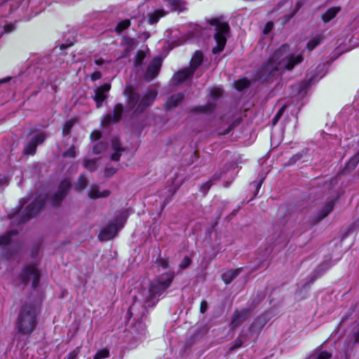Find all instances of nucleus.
<instances>
[{
  "label": "nucleus",
  "mask_w": 359,
  "mask_h": 359,
  "mask_svg": "<svg viewBox=\"0 0 359 359\" xmlns=\"http://www.w3.org/2000/svg\"><path fill=\"white\" fill-rule=\"evenodd\" d=\"M194 73V72L189 67L182 69L173 75L172 82L175 85H179L187 80H190Z\"/></svg>",
  "instance_id": "obj_14"
},
{
  "label": "nucleus",
  "mask_w": 359,
  "mask_h": 359,
  "mask_svg": "<svg viewBox=\"0 0 359 359\" xmlns=\"http://www.w3.org/2000/svg\"><path fill=\"white\" fill-rule=\"evenodd\" d=\"M15 25H14V24H12V23L6 24V25L4 27V32H5V33H9V32H13V30H15Z\"/></svg>",
  "instance_id": "obj_47"
},
{
  "label": "nucleus",
  "mask_w": 359,
  "mask_h": 359,
  "mask_svg": "<svg viewBox=\"0 0 359 359\" xmlns=\"http://www.w3.org/2000/svg\"><path fill=\"white\" fill-rule=\"evenodd\" d=\"M215 102H208L205 106H201L197 108V111H202V112H210L212 111L215 108Z\"/></svg>",
  "instance_id": "obj_35"
},
{
  "label": "nucleus",
  "mask_w": 359,
  "mask_h": 359,
  "mask_svg": "<svg viewBox=\"0 0 359 359\" xmlns=\"http://www.w3.org/2000/svg\"><path fill=\"white\" fill-rule=\"evenodd\" d=\"M250 316V311L249 309H243L240 311H236L231 322V327L233 328L238 327L244 320L248 319Z\"/></svg>",
  "instance_id": "obj_15"
},
{
  "label": "nucleus",
  "mask_w": 359,
  "mask_h": 359,
  "mask_svg": "<svg viewBox=\"0 0 359 359\" xmlns=\"http://www.w3.org/2000/svg\"><path fill=\"white\" fill-rule=\"evenodd\" d=\"M46 137V135L43 133H39L36 134L25 146L24 149V153L27 155L34 154L37 146L42 144L44 142Z\"/></svg>",
  "instance_id": "obj_9"
},
{
  "label": "nucleus",
  "mask_w": 359,
  "mask_h": 359,
  "mask_svg": "<svg viewBox=\"0 0 359 359\" xmlns=\"http://www.w3.org/2000/svg\"><path fill=\"white\" fill-rule=\"evenodd\" d=\"M353 225L355 228L359 229V218L357 219V221L354 223Z\"/></svg>",
  "instance_id": "obj_55"
},
{
  "label": "nucleus",
  "mask_w": 359,
  "mask_h": 359,
  "mask_svg": "<svg viewBox=\"0 0 359 359\" xmlns=\"http://www.w3.org/2000/svg\"><path fill=\"white\" fill-rule=\"evenodd\" d=\"M37 313V304L32 302L24 303L20 309L16 320L18 332L24 335L29 334L36 327Z\"/></svg>",
  "instance_id": "obj_4"
},
{
  "label": "nucleus",
  "mask_w": 359,
  "mask_h": 359,
  "mask_svg": "<svg viewBox=\"0 0 359 359\" xmlns=\"http://www.w3.org/2000/svg\"><path fill=\"white\" fill-rule=\"evenodd\" d=\"M105 145L102 142H97L94 145L93 152L95 154H100L105 150Z\"/></svg>",
  "instance_id": "obj_37"
},
{
  "label": "nucleus",
  "mask_w": 359,
  "mask_h": 359,
  "mask_svg": "<svg viewBox=\"0 0 359 359\" xmlns=\"http://www.w3.org/2000/svg\"><path fill=\"white\" fill-rule=\"evenodd\" d=\"M144 57H145V54L144 53V52L138 51L135 57V67L141 66Z\"/></svg>",
  "instance_id": "obj_36"
},
{
  "label": "nucleus",
  "mask_w": 359,
  "mask_h": 359,
  "mask_svg": "<svg viewBox=\"0 0 359 359\" xmlns=\"http://www.w3.org/2000/svg\"><path fill=\"white\" fill-rule=\"evenodd\" d=\"M109 356V351L107 348H103L98 351L94 355L93 359H104Z\"/></svg>",
  "instance_id": "obj_33"
},
{
  "label": "nucleus",
  "mask_w": 359,
  "mask_h": 359,
  "mask_svg": "<svg viewBox=\"0 0 359 359\" xmlns=\"http://www.w3.org/2000/svg\"><path fill=\"white\" fill-rule=\"evenodd\" d=\"M332 354L327 351L317 348L310 355L308 359H330Z\"/></svg>",
  "instance_id": "obj_21"
},
{
  "label": "nucleus",
  "mask_w": 359,
  "mask_h": 359,
  "mask_svg": "<svg viewBox=\"0 0 359 359\" xmlns=\"http://www.w3.org/2000/svg\"><path fill=\"white\" fill-rule=\"evenodd\" d=\"M208 22L212 26L215 27L214 39L216 41L217 46L212 48V53L218 54L224 50L226 46L229 32V25L222 16L208 20Z\"/></svg>",
  "instance_id": "obj_5"
},
{
  "label": "nucleus",
  "mask_w": 359,
  "mask_h": 359,
  "mask_svg": "<svg viewBox=\"0 0 359 359\" xmlns=\"http://www.w3.org/2000/svg\"><path fill=\"white\" fill-rule=\"evenodd\" d=\"M74 123H75V121L72 120V119L69 120L65 122V123L63 126V128H62L63 135H67L68 134H69V133L72 130V128L73 127Z\"/></svg>",
  "instance_id": "obj_31"
},
{
  "label": "nucleus",
  "mask_w": 359,
  "mask_h": 359,
  "mask_svg": "<svg viewBox=\"0 0 359 359\" xmlns=\"http://www.w3.org/2000/svg\"><path fill=\"white\" fill-rule=\"evenodd\" d=\"M208 309V303L205 301H203L201 303L200 310L201 313H205Z\"/></svg>",
  "instance_id": "obj_51"
},
{
  "label": "nucleus",
  "mask_w": 359,
  "mask_h": 359,
  "mask_svg": "<svg viewBox=\"0 0 359 359\" xmlns=\"http://www.w3.org/2000/svg\"><path fill=\"white\" fill-rule=\"evenodd\" d=\"M156 265L158 268L166 269L169 266V262L166 259L161 258L156 261Z\"/></svg>",
  "instance_id": "obj_42"
},
{
  "label": "nucleus",
  "mask_w": 359,
  "mask_h": 359,
  "mask_svg": "<svg viewBox=\"0 0 359 359\" xmlns=\"http://www.w3.org/2000/svg\"><path fill=\"white\" fill-rule=\"evenodd\" d=\"M359 163V151L352 156L348 161L346 163L344 168L345 171H351L355 168L357 165Z\"/></svg>",
  "instance_id": "obj_25"
},
{
  "label": "nucleus",
  "mask_w": 359,
  "mask_h": 359,
  "mask_svg": "<svg viewBox=\"0 0 359 359\" xmlns=\"http://www.w3.org/2000/svg\"><path fill=\"white\" fill-rule=\"evenodd\" d=\"M340 11V8L339 7H332L329 8L323 15H322V20L325 22H328L332 19H333L336 15L339 13Z\"/></svg>",
  "instance_id": "obj_22"
},
{
  "label": "nucleus",
  "mask_w": 359,
  "mask_h": 359,
  "mask_svg": "<svg viewBox=\"0 0 359 359\" xmlns=\"http://www.w3.org/2000/svg\"><path fill=\"white\" fill-rule=\"evenodd\" d=\"M184 99L182 93H178L170 97L165 102V107L167 109H171L177 107Z\"/></svg>",
  "instance_id": "obj_18"
},
{
  "label": "nucleus",
  "mask_w": 359,
  "mask_h": 359,
  "mask_svg": "<svg viewBox=\"0 0 359 359\" xmlns=\"http://www.w3.org/2000/svg\"><path fill=\"white\" fill-rule=\"evenodd\" d=\"M262 182H263V180H260V182L257 183V189H259L261 187Z\"/></svg>",
  "instance_id": "obj_56"
},
{
  "label": "nucleus",
  "mask_w": 359,
  "mask_h": 359,
  "mask_svg": "<svg viewBox=\"0 0 359 359\" xmlns=\"http://www.w3.org/2000/svg\"><path fill=\"white\" fill-rule=\"evenodd\" d=\"M39 271L34 265H29L25 269L22 280L25 284L31 281L32 287H36L39 284Z\"/></svg>",
  "instance_id": "obj_8"
},
{
  "label": "nucleus",
  "mask_w": 359,
  "mask_h": 359,
  "mask_svg": "<svg viewBox=\"0 0 359 359\" xmlns=\"http://www.w3.org/2000/svg\"><path fill=\"white\" fill-rule=\"evenodd\" d=\"M116 172V170L114 168H106L105 169V175L109 177V176L114 175Z\"/></svg>",
  "instance_id": "obj_50"
},
{
  "label": "nucleus",
  "mask_w": 359,
  "mask_h": 359,
  "mask_svg": "<svg viewBox=\"0 0 359 359\" xmlns=\"http://www.w3.org/2000/svg\"><path fill=\"white\" fill-rule=\"evenodd\" d=\"M212 185V181L209 180L201 185V190L205 194L207 191L209 190V189Z\"/></svg>",
  "instance_id": "obj_46"
},
{
  "label": "nucleus",
  "mask_w": 359,
  "mask_h": 359,
  "mask_svg": "<svg viewBox=\"0 0 359 359\" xmlns=\"http://www.w3.org/2000/svg\"><path fill=\"white\" fill-rule=\"evenodd\" d=\"M255 326V324L252 325L251 327H250V330L254 327Z\"/></svg>",
  "instance_id": "obj_57"
},
{
  "label": "nucleus",
  "mask_w": 359,
  "mask_h": 359,
  "mask_svg": "<svg viewBox=\"0 0 359 359\" xmlns=\"http://www.w3.org/2000/svg\"><path fill=\"white\" fill-rule=\"evenodd\" d=\"M11 77L8 76V77H6V78H4V79H2L0 80V84H2V83H7L10 80H11Z\"/></svg>",
  "instance_id": "obj_53"
},
{
  "label": "nucleus",
  "mask_w": 359,
  "mask_h": 359,
  "mask_svg": "<svg viewBox=\"0 0 359 359\" xmlns=\"http://www.w3.org/2000/svg\"><path fill=\"white\" fill-rule=\"evenodd\" d=\"M242 269L238 268L236 269L229 270L224 272L222 276V280L226 284L230 283L233 279H235L239 273L241 272Z\"/></svg>",
  "instance_id": "obj_19"
},
{
  "label": "nucleus",
  "mask_w": 359,
  "mask_h": 359,
  "mask_svg": "<svg viewBox=\"0 0 359 359\" xmlns=\"http://www.w3.org/2000/svg\"><path fill=\"white\" fill-rule=\"evenodd\" d=\"M353 334L354 337L355 342L359 343V320L358 321H355L354 323Z\"/></svg>",
  "instance_id": "obj_41"
},
{
  "label": "nucleus",
  "mask_w": 359,
  "mask_h": 359,
  "mask_svg": "<svg viewBox=\"0 0 359 359\" xmlns=\"http://www.w3.org/2000/svg\"><path fill=\"white\" fill-rule=\"evenodd\" d=\"M174 278V273L168 271L158 276L152 280L147 287L137 292L133 297L135 302H139L144 308L154 306L159 300V297L170 287Z\"/></svg>",
  "instance_id": "obj_2"
},
{
  "label": "nucleus",
  "mask_w": 359,
  "mask_h": 359,
  "mask_svg": "<svg viewBox=\"0 0 359 359\" xmlns=\"http://www.w3.org/2000/svg\"><path fill=\"white\" fill-rule=\"evenodd\" d=\"M222 90L219 88H214L210 91V95L214 100L219 97L222 95Z\"/></svg>",
  "instance_id": "obj_44"
},
{
  "label": "nucleus",
  "mask_w": 359,
  "mask_h": 359,
  "mask_svg": "<svg viewBox=\"0 0 359 359\" xmlns=\"http://www.w3.org/2000/svg\"><path fill=\"white\" fill-rule=\"evenodd\" d=\"M81 347H76L71 351L64 359H78V355L80 353Z\"/></svg>",
  "instance_id": "obj_40"
},
{
  "label": "nucleus",
  "mask_w": 359,
  "mask_h": 359,
  "mask_svg": "<svg viewBox=\"0 0 359 359\" xmlns=\"http://www.w3.org/2000/svg\"><path fill=\"white\" fill-rule=\"evenodd\" d=\"M161 65L162 62L160 58H154L147 69L145 79L148 81L154 79L158 75Z\"/></svg>",
  "instance_id": "obj_13"
},
{
  "label": "nucleus",
  "mask_w": 359,
  "mask_h": 359,
  "mask_svg": "<svg viewBox=\"0 0 359 359\" xmlns=\"http://www.w3.org/2000/svg\"><path fill=\"white\" fill-rule=\"evenodd\" d=\"M286 107L285 106H283L278 111V112L276 113V114L275 115V116L273 118V125H276L278 121H279V119L280 118V117L282 116L285 109Z\"/></svg>",
  "instance_id": "obj_43"
},
{
  "label": "nucleus",
  "mask_w": 359,
  "mask_h": 359,
  "mask_svg": "<svg viewBox=\"0 0 359 359\" xmlns=\"http://www.w3.org/2000/svg\"><path fill=\"white\" fill-rule=\"evenodd\" d=\"M126 218L127 216L125 214H121L119 217H117L114 221L103 228L99 234L100 240L107 241L113 238L123 226Z\"/></svg>",
  "instance_id": "obj_6"
},
{
  "label": "nucleus",
  "mask_w": 359,
  "mask_h": 359,
  "mask_svg": "<svg viewBox=\"0 0 359 359\" xmlns=\"http://www.w3.org/2000/svg\"><path fill=\"white\" fill-rule=\"evenodd\" d=\"M191 260L189 257H185L181 264H180V268L182 269H184L187 268L191 264Z\"/></svg>",
  "instance_id": "obj_45"
},
{
  "label": "nucleus",
  "mask_w": 359,
  "mask_h": 359,
  "mask_svg": "<svg viewBox=\"0 0 359 359\" xmlns=\"http://www.w3.org/2000/svg\"><path fill=\"white\" fill-rule=\"evenodd\" d=\"M44 204V199L40 198L39 200H35L31 203L28 204L27 208L25 210H20L21 215H22L23 218L20 221V222H24L26 220L30 219L31 217L36 215L41 208L43 207Z\"/></svg>",
  "instance_id": "obj_7"
},
{
  "label": "nucleus",
  "mask_w": 359,
  "mask_h": 359,
  "mask_svg": "<svg viewBox=\"0 0 359 359\" xmlns=\"http://www.w3.org/2000/svg\"><path fill=\"white\" fill-rule=\"evenodd\" d=\"M95 63L97 65H102L103 63H104V60L103 59H96L95 60Z\"/></svg>",
  "instance_id": "obj_54"
},
{
  "label": "nucleus",
  "mask_w": 359,
  "mask_h": 359,
  "mask_svg": "<svg viewBox=\"0 0 359 359\" xmlns=\"http://www.w3.org/2000/svg\"><path fill=\"white\" fill-rule=\"evenodd\" d=\"M101 137V134L98 131H94L91 133V138L94 140H98Z\"/></svg>",
  "instance_id": "obj_52"
},
{
  "label": "nucleus",
  "mask_w": 359,
  "mask_h": 359,
  "mask_svg": "<svg viewBox=\"0 0 359 359\" xmlns=\"http://www.w3.org/2000/svg\"><path fill=\"white\" fill-rule=\"evenodd\" d=\"M17 234V231L11 230L6 233L4 235L0 237V247H4L7 245L13 236Z\"/></svg>",
  "instance_id": "obj_26"
},
{
  "label": "nucleus",
  "mask_w": 359,
  "mask_h": 359,
  "mask_svg": "<svg viewBox=\"0 0 359 359\" xmlns=\"http://www.w3.org/2000/svg\"><path fill=\"white\" fill-rule=\"evenodd\" d=\"M70 187L71 183L69 180H65L61 182L58 191L52 197V203L54 205L59 204L63 200Z\"/></svg>",
  "instance_id": "obj_12"
},
{
  "label": "nucleus",
  "mask_w": 359,
  "mask_h": 359,
  "mask_svg": "<svg viewBox=\"0 0 359 359\" xmlns=\"http://www.w3.org/2000/svg\"><path fill=\"white\" fill-rule=\"evenodd\" d=\"M110 88L111 85L109 83H104L95 90L93 100L96 102L97 108H100L102 106V102L107 99V93Z\"/></svg>",
  "instance_id": "obj_10"
},
{
  "label": "nucleus",
  "mask_w": 359,
  "mask_h": 359,
  "mask_svg": "<svg viewBox=\"0 0 359 359\" xmlns=\"http://www.w3.org/2000/svg\"><path fill=\"white\" fill-rule=\"evenodd\" d=\"M334 205V202L333 201H328L322 208L320 212H319V219H323L325 217H327L332 210Z\"/></svg>",
  "instance_id": "obj_24"
},
{
  "label": "nucleus",
  "mask_w": 359,
  "mask_h": 359,
  "mask_svg": "<svg viewBox=\"0 0 359 359\" xmlns=\"http://www.w3.org/2000/svg\"><path fill=\"white\" fill-rule=\"evenodd\" d=\"M102 77V74H101V72H99V71H96L94 73L92 74L91 75V79L93 81H96V80H98L100 79V78Z\"/></svg>",
  "instance_id": "obj_49"
},
{
  "label": "nucleus",
  "mask_w": 359,
  "mask_h": 359,
  "mask_svg": "<svg viewBox=\"0 0 359 359\" xmlns=\"http://www.w3.org/2000/svg\"><path fill=\"white\" fill-rule=\"evenodd\" d=\"M111 147L114 152L111 156V160L118 161L124 151V149L121 146L118 139L114 138L111 140Z\"/></svg>",
  "instance_id": "obj_17"
},
{
  "label": "nucleus",
  "mask_w": 359,
  "mask_h": 359,
  "mask_svg": "<svg viewBox=\"0 0 359 359\" xmlns=\"http://www.w3.org/2000/svg\"><path fill=\"white\" fill-rule=\"evenodd\" d=\"M246 340L245 337L243 336H239L236 341H234L233 345L231 347V350H233L238 348L242 346L244 341Z\"/></svg>",
  "instance_id": "obj_39"
},
{
  "label": "nucleus",
  "mask_w": 359,
  "mask_h": 359,
  "mask_svg": "<svg viewBox=\"0 0 359 359\" xmlns=\"http://www.w3.org/2000/svg\"><path fill=\"white\" fill-rule=\"evenodd\" d=\"M130 25V22L129 20H124L121 22H120L116 27V31L118 33L121 32L122 31L125 30L126 29H127Z\"/></svg>",
  "instance_id": "obj_34"
},
{
  "label": "nucleus",
  "mask_w": 359,
  "mask_h": 359,
  "mask_svg": "<svg viewBox=\"0 0 359 359\" xmlns=\"http://www.w3.org/2000/svg\"><path fill=\"white\" fill-rule=\"evenodd\" d=\"M273 22H268L264 27V33L268 34L273 29Z\"/></svg>",
  "instance_id": "obj_48"
},
{
  "label": "nucleus",
  "mask_w": 359,
  "mask_h": 359,
  "mask_svg": "<svg viewBox=\"0 0 359 359\" xmlns=\"http://www.w3.org/2000/svg\"><path fill=\"white\" fill-rule=\"evenodd\" d=\"M123 111V106L121 104L115 105L112 114H109L102 120L103 125L108 126L110 123H114L119 121L122 117Z\"/></svg>",
  "instance_id": "obj_11"
},
{
  "label": "nucleus",
  "mask_w": 359,
  "mask_h": 359,
  "mask_svg": "<svg viewBox=\"0 0 359 359\" xmlns=\"http://www.w3.org/2000/svg\"><path fill=\"white\" fill-rule=\"evenodd\" d=\"M110 195V191L104 189L100 191L99 187L97 184H93L90 186L88 191V197L91 199H97L101 198H106Z\"/></svg>",
  "instance_id": "obj_16"
},
{
  "label": "nucleus",
  "mask_w": 359,
  "mask_h": 359,
  "mask_svg": "<svg viewBox=\"0 0 359 359\" xmlns=\"http://www.w3.org/2000/svg\"><path fill=\"white\" fill-rule=\"evenodd\" d=\"M83 165L87 170L91 172L97 169V161L94 159L84 160Z\"/></svg>",
  "instance_id": "obj_29"
},
{
  "label": "nucleus",
  "mask_w": 359,
  "mask_h": 359,
  "mask_svg": "<svg viewBox=\"0 0 359 359\" xmlns=\"http://www.w3.org/2000/svg\"><path fill=\"white\" fill-rule=\"evenodd\" d=\"M303 60L302 55L290 53L289 46L283 45L271 55L260 70V76L266 79L276 72L291 70Z\"/></svg>",
  "instance_id": "obj_1"
},
{
  "label": "nucleus",
  "mask_w": 359,
  "mask_h": 359,
  "mask_svg": "<svg viewBox=\"0 0 359 359\" xmlns=\"http://www.w3.org/2000/svg\"><path fill=\"white\" fill-rule=\"evenodd\" d=\"M127 97V106L134 115L143 113L156 99V90H149L143 95L138 94L130 86H127L124 90Z\"/></svg>",
  "instance_id": "obj_3"
},
{
  "label": "nucleus",
  "mask_w": 359,
  "mask_h": 359,
  "mask_svg": "<svg viewBox=\"0 0 359 359\" xmlns=\"http://www.w3.org/2000/svg\"><path fill=\"white\" fill-rule=\"evenodd\" d=\"M165 15V12L163 10L154 11L148 14L149 22L150 24L156 23L158 20Z\"/></svg>",
  "instance_id": "obj_23"
},
{
  "label": "nucleus",
  "mask_w": 359,
  "mask_h": 359,
  "mask_svg": "<svg viewBox=\"0 0 359 359\" xmlns=\"http://www.w3.org/2000/svg\"><path fill=\"white\" fill-rule=\"evenodd\" d=\"M249 84V81L245 79L238 80L234 83L235 88L238 90H242L243 89L247 88Z\"/></svg>",
  "instance_id": "obj_32"
},
{
  "label": "nucleus",
  "mask_w": 359,
  "mask_h": 359,
  "mask_svg": "<svg viewBox=\"0 0 359 359\" xmlns=\"http://www.w3.org/2000/svg\"><path fill=\"white\" fill-rule=\"evenodd\" d=\"M321 41H322L321 37L320 36H317L308 42L307 48L309 50H312L317 46H318L321 43Z\"/></svg>",
  "instance_id": "obj_30"
},
{
  "label": "nucleus",
  "mask_w": 359,
  "mask_h": 359,
  "mask_svg": "<svg viewBox=\"0 0 359 359\" xmlns=\"http://www.w3.org/2000/svg\"><path fill=\"white\" fill-rule=\"evenodd\" d=\"M203 54L200 51H196L194 56L191 58L190 66L189 67L194 72L196 68L201 65L203 61Z\"/></svg>",
  "instance_id": "obj_20"
},
{
  "label": "nucleus",
  "mask_w": 359,
  "mask_h": 359,
  "mask_svg": "<svg viewBox=\"0 0 359 359\" xmlns=\"http://www.w3.org/2000/svg\"><path fill=\"white\" fill-rule=\"evenodd\" d=\"M175 11L180 12L186 9V4L183 0H166Z\"/></svg>",
  "instance_id": "obj_27"
},
{
  "label": "nucleus",
  "mask_w": 359,
  "mask_h": 359,
  "mask_svg": "<svg viewBox=\"0 0 359 359\" xmlns=\"http://www.w3.org/2000/svg\"><path fill=\"white\" fill-rule=\"evenodd\" d=\"M76 151L74 146H72L69 149L65 151L62 156L65 158H74L76 156Z\"/></svg>",
  "instance_id": "obj_38"
},
{
  "label": "nucleus",
  "mask_w": 359,
  "mask_h": 359,
  "mask_svg": "<svg viewBox=\"0 0 359 359\" xmlns=\"http://www.w3.org/2000/svg\"><path fill=\"white\" fill-rule=\"evenodd\" d=\"M88 184V180L84 175H81L75 185V189L79 191H83Z\"/></svg>",
  "instance_id": "obj_28"
}]
</instances>
